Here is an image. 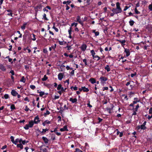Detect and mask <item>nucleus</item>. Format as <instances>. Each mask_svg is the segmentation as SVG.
<instances>
[{
	"label": "nucleus",
	"mask_w": 152,
	"mask_h": 152,
	"mask_svg": "<svg viewBox=\"0 0 152 152\" xmlns=\"http://www.w3.org/2000/svg\"><path fill=\"white\" fill-rule=\"evenodd\" d=\"M39 119V118L38 115L35 117L34 120V123L36 124H37L40 121Z\"/></svg>",
	"instance_id": "1"
},
{
	"label": "nucleus",
	"mask_w": 152,
	"mask_h": 152,
	"mask_svg": "<svg viewBox=\"0 0 152 152\" xmlns=\"http://www.w3.org/2000/svg\"><path fill=\"white\" fill-rule=\"evenodd\" d=\"M120 3L118 2H117L116 3V9H117L118 10V11H119V12H122V10H121V9L120 7Z\"/></svg>",
	"instance_id": "2"
},
{
	"label": "nucleus",
	"mask_w": 152,
	"mask_h": 152,
	"mask_svg": "<svg viewBox=\"0 0 152 152\" xmlns=\"http://www.w3.org/2000/svg\"><path fill=\"white\" fill-rule=\"evenodd\" d=\"M77 21L78 22L80 23L82 26L83 25V23L80 19V17L79 16H77Z\"/></svg>",
	"instance_id": "3"
},
{
	"label": "nucleus",
	"mask_w": 152,
	"mask_h": 152,
	"mask_svg": "<svg viewBox=\"0 0 152 152\" xmlns=\"http://www.w3.org/2000/svg\"><path fill=\"white\" fill-rule=\"evenodd\" d=\"M111 108H107L106 109V111L108 112L109 113H111V110H112L114 106L112 104H111Z\"/></svg>",
	"instance_id": "4"
},
{
	"label": "nucleus",
	"mask_w": 152,
	"mask_h": 152,
	"mask_svg": "<svg viewBox=\"0 0 152 152\" xmlns=\"http://www.w3.org/2000/svg\"><path fill=\"white\" fill-rule=\"evenodd\" d=\"M63 77V74L62 73H60L58 75V78L59 80H61Z\"/></svg>",
	"instance_id": "5"
},
{
	"label": "nucleus",
	"mask_w": 152,
	"mask_h": 152,
	"mask_svg": "<svg viewBox=\"0 0 152 152\" xmlns=\"http://www.w3.org/2000/svg\"><path fill=\"white\" fill-rule=\"evenodd\" d=\"M137 128L138 130L140 129L144 130L146 129V127L142 124L140 126H137Z\"/></svg>",
	"instance_id": "6"
},
{
	"label": "nucleus",
	"mask_w": 152,
	"mask_h": 152,
	"mask_svg": "<svg viewBox=\"0 0 152 152\" xmlns=\"http://www.w3.org/2000/svg\"><path fill=\"white\" fill-rule=\"evenodd\" d=\"M117 40L118 42H119L120 43H121V45L122 46H124L125 45V43L126 42V41L125 40H121L120 39L119 40H118L117 39Z\"/></svg>",
	"instance_id": "7"
},
{
	"label": "nucleus",
	"mask_w": 152,
	"mask_h": 152,
	"mask_svg": "<svg viewBox=\"0 0 152 152\" xmlns=\"http://www.w3.org/2000/svg\"><path fill=\"white\" fill-rule=\"evenodd\" d=\"M42 6L41 5H37V6L35 7V10L36 12H37L38 11V9L40 10L42 9Z\"/></svg>",
	"instance_id": "8"
},
{
	"label": "nucleus",
	"mask_w": 152,
	"mask_h": 152,
	"mask_svg": "<svg viewBox=\"0 0 152 152\" xmlns=\"http://www.w3.org/2000/svg\"><path fill=\"white\" fill-rule=\"evenodd\" d=\"M11 94L13 96H15L18 94V93L14 90H12L11 92Z\"/></svg>",
	"instance_id": "9"
},
{
	"label": "nucleus",
	"mask_w": 152,
	"mask_h": 152,
	"mask_svg": "<svg viewBox=\"0 0 152 152\" xmlns=\"http://www.w3.org/2000/svg\"><path fill=\"white\" fill-rule=\"evenodd\" d=\"M87 45L86 44H83L81 47V49L83 51H85L86 49Z\"/></svg>",
	"instance_id": "10"
},
{
	"label": "nucleus",
	"mask_w": 152,
	"mask_h": 152,
	"mask_svg": "<svg viewBox=\"0 0 152 152\" xmlns=\"http://www.w3.org/2000/svg\"><path fill=\"white\" fill-rule=\"evenodd\" d=\"M100 80L102 82V81H105L107 80V78L105 77L102 76L100 78Z\"/></svg>",
	"instance_id": "11"
},
{
	"label": "nucleus",
	"mask_w": 152,
	"mask_h": 152,
	"mask_svg": "<svg viewBox=\"0 0 152 152\" xmlns=\"http://www.w3.org/2000/svg\"><path fill=\"white\" fill-rule=\"evenodd\" d=\"M34 122L32 120H31L29 122V126L31 128L33 127L34 124Z\"/></svg>",
	"instance_id": "12"
},
{
	"label": "nucleus",
	"mask_w": 152,
	"mask_h": 152,
	"mask_svg": "<svg viewBox=\"0 0 152 152\" xmlns=\"http://www.w3.org/2000/svg\"><path fill=\"white\" fill-rule=\"evenodd\" d=\"M67 127L66 126H64L63 128H61L60 130L61 132H63L65 131H68Z\"/></svg>",
	"instance_id": "13"
},
{
	"label": "nucleus",
	"mask_w": 152,
	"mask_h": 152,
	"mask_svg": "<svg viewBox=\"0 0 152 152\" xmlns=\"http://www.w3.org/2000/svg\"><path fill=\"white\" fill-rule=\"evenodd\" d=\"M69 101H71L72 103H75L77 102V100L76 98H74L73 99L72 98H71L69 99Z\"/></svg>",
	"instance_id": "14"
},
{
	"label": "nucleus",
	"mask_w": 152,
	"mask_h": 152,
	"mask_svg": "<svg viewBox=\"0 0 152 152\" xmlns=\"http://www.w3.org/2000/svg\"><path fill=\"white\" fill-rule=\"evenodd\" d=\"M89 81L92 84H94L96 82V80L93 78H91L89 79Z\"/></svg>",
	"instance_id": "15"
},
{
	"label": "nucleus",
	"mask_w": 152,
	"mask_h": 152,
	"mask_svg": "<svg viewBox=\"0 0 152 152\" xmlns=\"http://www.w3.org/2000/svg\"><path fill=\"white\" fill-rule=\"evenodd\" d=\"M42 139L43 140L45 144H47L48 143V139L46 137H42Z\"/></svg>",
	"instance_id": "16"
},
{
	"label": "nucleus",
	"mask_w": 152,
	"mask_h": 152,
	"mask_svg": "<svg viewBox=\"0 0 152 152\" xmlns=\"http://www.w3.org/2000/svg\"><path fill=\"white\" fill-rule=\"evenodd\" d=\"M125 52L126 53V56L127 57L129 56L130 55V52L129 51V50L127 49H125L124 50Z\"/></svg>",
	"instance_id": "17"
},
{
	"label": "nucleus",
	"mask_w": 152,
	"mask_h": 152,
	"mask_svg": "<svg viewBox=\"0 0 152 152\" xmlns=\"http://www.w3.org/2000/svg\"><path fill=\"white\" fill-rule=\"evenodd\" d=\"M0 69L3 71H5L6 70L5 67L2 64H0Z\"/></svg>",
	"instance_id": "18"
},
{
	"label": "nucleus",
	"mask_w": 152,
	"mask_h": 152,
	"mask_svg": "<svg viewBox=\"0 0 152 152\" xmlns=\"http://www.w3.org/2000/svg\"><path fill=\"white\" fill-rule=\"evenodd\" d=\"M82 88H83V90L84 92H87L89 91L88 88H86L85 86L82 87Z\"/></svg>",
	"instance_id": "19"
},
{
	"label": "nucleus",
	"mask_w": 152,
	"mask_h": 152,
	"mask_svg": "<svg viewBox=\"0 0 152 152\" xmlns=\"http://www.w3.org/2000/svg\"><path fill=\"white\" fill-rule=\"evenodd\" d=\"M93 57L94 59L96 60L97 61H98L100 59V57L97 55L93 56Z\"/></svg>",
	"instance_id": "20"
},
{
	"label": "nucleus",
	"mask_w": 152,
	"mask_h": 152,
	"mask_svg": "<svg viewBox=\"0 0 152 152\" xmlns=\"http://www.w3.org/2000/svg\"><path fill=\"white\" fill-rule=\"evenodd\" d=\"M104 69H105L107 70V72H109L110 71V67L108 65H107L104 68Z\"/></svg>",
	"instance_id": "21"
},
{
	"label": "nucleus",
	"mask_w": 152,
	"mask_h": 152,
	"mask_svg": "<svg viewBox=\"0 0 152 152\" xmlns=\"http://www.w3.org/2000/svg\"><path fill=\"white\" fill-rule=\"evenodd\" d=\"M17 146L18 148H20L21 149H22L23 148V145L20 143L19 144H17Z\"/></svg>",
	"instance_id": "22"
},
{
	"label": "nucleus",
	"mask_w": 152,
	"mask_h": 152,
	"mask_svg": "<svg viewBox=\"0 0 152 152\" xmlns=\"http://www.w3.org/2000/svg\"><path fill=\"white\" fill-rule=\"evenodd\" d=\"M48 77L46 76V75H45L44 76V77L42 79V80L43 81H45L48 79Z\"/></svg>",
	"instance_id": "23"
},
{
	"label": "nucleus",
	"mask_w": 152,
	"mask_h": 152,
	"mask_svg": "<svg viewBox=\"0 0 152 152\" xmlns=\"http://www.w3.org/2000/svg\"><path fill=\"white\" fill-rule=\"evenodd\" d=\"M27 25V23H25L23 24L22 26H21V28L22 29L24 30L25 29L26 26Z\"/></svg>",
	"instance_id": "24"
},
{
	"label": "nucleus",
	"mask_w": 152,
	"mask_h": 152,
	"mask_svg": "<svg viewBox=\"0 0 152 152\" xmlns=\"http://www.w3.org/2000/svg\"><path fill=\"white\" fill-rule=\"evenodd\" d=\"M71 89L73 90V89L74 90H77V87H76V86L74 87L73 86H72L71 87Z\"/></svg>",
	"instance_id": "25"
},
{
	"label": "nucleus",
	"mask_w": 152,
	"mask_h": 152,
	"mask_svg": "<svg viewBox=\"0 0 152 152\" xmlns=\"http://www.w3.org/2000/svg\"><path fill=\"white\" fill-rule=\"evenodd\" d=\"M29 127V125L28 124L26 125L24 127V128L25 129L27 130L28 129Z\"/></svg>",
	"instance_id": "26"
},
{
	"label": "nucleus",
	"mask_w": 152,
	"mask_h": 152,
	"mask_svg": "<svg viewBox=\"0 0 152 152\" xmlns=\"http://www.w3.org/2000/svg\"><path fill=\"white\" fill-rule=\"evenodd\" d=\"M25 80H25V79L24 78V77L23 76L22 77L21 79L20 80V81L21 82H22L24 83H25Z\"/></svg>",
	"instance_id": "27"
},
{
	"label": "nucleus",
	"mask_w": 152,
	"mask_h": 152,
	"mask_svg": "<svg viewBox=\"0 0 152 152\" xmlns=\"http://www.w3.org/2000/svg\"><path fill=\"white\" fill-rule=\"evenodd\" d=\"M134 23V22L132 20H130L129 21V24L131 26H132L133 25Z\"/></svg>",
	"instance_id": "28"
},
{
	"label": "nucleus",
	"mask_w": 152,
	"mask_h": 152,
	"mask_svg": "<svg viewBox=\"0 0 152 152\" xmlns=\"http://www.w3.org/2000/svg\"><path fill=\"white\" fill-rule=\"evenodd\" d=\"M91 53L93 57L94 56V55L95 54V53L94 50H92L91 51Z\"/></svg>",
	"instance_id": "29"
},
{
	"label": "nucleus",
	"mask_w": 152,
	"mask_h": 152,
	"mask_svg": "<svg viewBox=\"0 0 152 152\" xmlns=\"http://www.w3.org/2000/svg\"><path fill=\"white\" fill-rule=\"evenodd\" d=\"M50 114V112L49 111L47 110L46 111V112L44 113V116H46L47 115H49Z\"/></svg>",
	"instance_id": "30"
},
{
	"label": "nucleus",
	"mask_w": 152,
	"mask_h": 152,
	"mask_svg": "<svg viewBox=\"0 0 152 152\" xmlns=\"http://www.w3.org/2000/svg\"><path fill=\"white\" fill-rule=\"evenodd\" d=\"M10 108L12 110H14L15 109V105L13 104H12Z\"/></svg>",
	"instance_id": "31"
},
{
	"label": "nucleus",
	"mask_w": 152,
	"mask_h": 152,
	"mask_svg": "<svg viewBox=\"0 0 152 152\" xmlns=\"http://www.w3.org/2000/svg\"><path fill=\"white\" fill-rule=\"evenodd\" d=\"M49 130L48 129H42V131L41 132L42 133H43L44 132H46V131H48Z\"/></svg>",
	"instance_id": "32"
},
{
	"label": "nucleus",
	"mask_w": 152,
	"mask_h": 152,
	"mask_svg": "<svg viewBox=\"0 0 152 152\" xmlns=\"http://www.w3.org/2000/svg\"><path fill=\"white\" fill-rule=\"evenodd\" d=\"M61 87H62V85L61 84L58 85V87L57 88V90H59L61 89Z\"/></svg>",
	"instance_id": "33"
},
{
	"label": "nucleus",
	"mask_w": 152,
	"mask_h": 152,
	"mask_svg": "<svg viewBox=\"0 0 152 152\" xmlns=\"http://www.w3.org/2000/svg\"><path fill=\"white\" fill-rule=\"evenodd\" d=\"M134 10H135V13L137 14H140V12L138 11L137 10V8H135Z\"/></svg>",
	"instance_id": "34"
},
{
	"label": "nucleus",
	"mask_w": 152,
	"mask_h": 152,
	"mask_svg": "<svg viewBox=\"0 0 152 152\" xmlns=\"http://www.w3.org/2000/svg\"><path fill=\"white\" fill-rule=\"evenodd\" d=\"M18 142H19V139H17L15 141L14 140V142H13V143L16 145Z\"/></svg>",
	"instance_id": "35"
},
{
	"label": "nucleus",
	"mask_w": 152,
	"mask_h": 152,
	"mask_svg": "<svg viewBox=\"0 0 152 152\" xmlns=\"http://www.w3.org/2000/svg\"><path fill=\"white\" fill-rule=\"evenodd\" d=\"M44 94L45 93L44 92H43L42 91H40L39 92V96H42L44 95Z\"/></svg>",
	"instance_id": "36"
},
{
	"label": "nucleus",
	"mask_w": 152,
	"mask_h": 152,
	"mask_svg": "<svg viewBox=\"0 0 152 152\" xmlns=\"http://www.w3.org/2000/svg\"><path fill=\"white\" fill-rule=\"evenodd\" d=\"M119 11H118V10L117 9H116L115 10V12H114V14H118L119 13H121V12H119Z\"/></svg>",
	"instance_id": "37"
},
{
	"label": "nucleus",
	"mask_w": 152,
	"mask_h": 152,
	"mask_svg": "<svg viewBox=\"0 0 152 152\" xmlns=\"http://www.w3.org/2000/svg\"><path fill=\"white\" fill-rule=\"evenodd\" d=\"M30 87L31 89L33 90L35 88V86L33 85H30Z\"/></svg>",
	"instance_id": "38"
},
{
	"label": "nucleus",
	"mask_w": 152,
	"mask_h": 152,
	"mask_svg": "<svg viewBox=\"0 0 152 152\" xmlns=\"http://www.w3.org/2000/svg\"><path fill=\"white\" fill-rule=\"evenodd\" d=\"M43 18L45 20H48V19L46 17V15L45 14H44L43 15Z\"/></svg>",
	"instance_id": "39"
},
{
	"label": "nucleus",
	"mask_w": 152,
	"mask_h": 152,
	"mask_svg": "<svg viewBox=\"0 0 152 152\" xmlns=\"http://www.w3.org/2000/svg\"><path fill=\"white\" fill-rule=\"evenodd\" d=\"M4 97L5 99H7L8 98H9V95L8 94H5L4 95Z\"/></svg>",
	"instance_id": "40"
},
{
	"label": "nucleus",
	"mask_w": 152,
	"mask_h": 152,
	"mask_svg": "<svg viewBox=\"0 0 152 152\" xmlns=\"http://www.w3.org/2000/svg\"><path fill=\"white\" fill-rule=\"evenodd\" d=\"M10 139H11V141L13 143L14 142V137L12 136H11L10 137Z\"/></svg>",
	"instance_id": "41"
},
{
	"label": "nucleus",
	"mask_w": 152,
	"mask_h": 152,
	"mask_svg": "<svg viewBox=\"0 0 152 152\" xmlns=\"http://www.w3.org/2000/svg\"><path fill=\"white\" fill-rule=\"evenodd\" d=\"M83 62L85 63V66L88 65V64L87 63V60L86 59H84L83 60Z\"/></svg>",
	"instance_id": "42"
},
{
	"label": "nucleus",
	"mask_w": 152,
	"mask_h": 152,
	"mask_svg": "<svg viewBox=\"0 0 152 152\" xmlns=\"http://www.w3.org/2000/svg\"><path fill=\"white\" fill-rule=\"evenodd\" d=\"M33 36V38H32V40H33L34 41L35 40L36 38H35V35L34 34H32Z\"/></svg>",
	"instance_id": "43"
},
{
	"label": "nucleus",
	"mask_w": 152,
	"mask_h": 152,
	"mask_svg": "<svg viewBox=\"0 0 152 152\" xmlns=\"http://www.w3.org/2000/svg\"><path fill=\"white\" fill-rule=\"evenodd\" d=\"M149 9L151 10H152V4H151L148 6Z\"/></svg>",
	"instance_id": "44"
},
{
	"label": "nucleus",
	"mask_w": 152,
	"mask_h": 152,
	"mask_svg": "<svg viewBox=\"0 0 152 152\" xmlns=\"http://www.w3.org/2000/svg\"><path fill=\"white\" fill-rule=\"evenodd\" d=\"M77 23H72V24H71V26H74V25L75 26V27H76L77 26Z\"/></svg>",
	"instance_id": "45"
},
{
	"label": "nucleus",
	"mask_w": 152,
	"mask_h": 152,
	"mask_svg": "<svg viewBox=\"0 0 152 152\" xmlns=\"http://www.w3.org/2000/svg\"><path fill=\"white\" fill-rule=\"evenodd\" d=\"M139 107V104H137L136 107V108H135V110L136 111H137V110H138V108Z\"/></svg>",
	"instance_id": "46"
},
{
	"label": "nucleus",
	"mask_w": 152,
	"mask_h": 152,
	"mask_svg": "<svg viewBox=\"0 0 152 152\" xmlns=\"http://www.w3.org/2000/svg\"><path fill=\"white\" fill-rule=\"evenodd\" d=\"M71 31H72V28H71V27H70V29L68 31V32H69V35H71Z\"/></svg>",
	"instance_id": "47"
},
{
	"label": "nucleus",
	"mask_w": 152,
	"mask_h": 152,
	"mask_svg": "<svg viewBox=\"0 0 152 152\" xmlns=\"http://www.w3.org/2000/svg\"><path fill=\"white\" fill-rule=\"evenodd\" d=\"M149 113L152 115V107H151L149 110Z\"/></svg>",
	"instance_id": "48"
},
{
	"label": "nucleus",
	"mask_w": 152,
	"mask_h": 152,
	"mask_svg": "<svg viewBox=\"0 0 152 152\" xmlns=\"http://www.w3.org/2000/svg\"><path fill=\"white\" fill-rule=\"evenodd\" d=\"M80 150L79 149L77 148L75 149V151L74 152H80Z\"/></svg>",
	"instance_id": "49"
},
{
	"label": "nucleus",
	"mask_w": 152,
	"mask_h": 152,
	"mask_svg": "<svg viewBox=\"0 0 152 152\" xmlns=\"http://www.w3.org/2000/svg\"><path fill=\"white\" fill-rule=\"evenodd\" d=\"M136 75V73L135 72L134 73L132 74L131 75V76L132 77H133L134 76H135Z\"/></svg>",
	"instance_id": "50"
},
{
	"label": "nucleus",
	"mask_w": 152,
	"mask_h": 152,
	"mask_svg": "<svg viewBox=\"0 0 152 152\" xmlns=\"http://www.w3.org/2000/svg\"><path fill=\"white\" fill-rule=\"evenodd\" d=\"M10 73H11L12 75H14L15 74L13 70H11L10 72Z\"/></svg>",
	"instance_id": "51"
},
{
	"label": "nucleus",
	"mask_w": 152,
	"mask_h": 152,
	"mask_svg": "<svg viewBox=\"0 0 152 152\" xmlns=\"http://www.w3.org/2000/svg\"><path fill=\"white\" fill-rule=\"evenodd\" d=\"M103 91H104L105 90H107L108 89V87H106L103 88Z\"/></svg>",
	"instance_id": "52"
},
{
	"label": "nucleus",
	"mask_w": 152,
	"mask_h": 152,
	"mask_svg": "<svg viewBox=\"0 0 152 152\" xmlns=\"http://www.w3.org/2000/svg\"><path fill=\"white\" fill-rule=\"evenodd\" d=\"M53 28H54L56 32H58V29L55 27V26H54Z\"/></svg>",
	"instance_id": "53"
},
{
	"label": "nucleus",
	"mask_w": 152,
	"mask_h": 152,
	"mask_svg": "<svg viewBox=\"0 0 152 152\" xmlns=\"http://www.w3.org/2000/svg\"><path fill=\"white\" fill-rule=\"evenodd\" d=\"M58 42L60 45H63L64 44V42L59 41Z\"/></svg>",
	"instance_id": "54"
},
{
	"label": "nucleus",
	"mask_w": 152,
	"mask_h": 152,
	"mask_svg": "<svg viewBox=\"0 0 152 152\" xmlns=\"http://www.w3.org/2000/svg\"><path fill=\"white\" fill-rule=\"evenodd\" d=\"M66 48H67V50H70L71 49V47L70 46H67Z\"/></svg>",
	"instance_id": "55"
},
{
	"label": "nucleus",
	"mask_w": 152,
	"mask_h": 152,
	"mask_svg": "<svg viewBox=\"0 0 152 152\" xmlns=\"http://www.w3.org/2000/svg\"><path fill=\"white\" fill-rule=\"evenodd\" d=\"M70 74L72 76L74 74V70H72Z\"/></svg>",
	"instance_id": "56"
},
{
	"label": "nucleus",
	"mask_w": 152,
	"mask_h": 152,
	"mask_svg": "<svg viewBox=\"0 0 152 152\" xmlns=\"http://www.w3.org/2000/svg\"><path fill=\"white\" fill-rule=\"evenodd\" d=\"M95 34L96 36H98L99 34V33L98 31L95 32Z\"/></svg>",
	"instance_id": "57"
},
{
	"label": "nucleus",
	"mask_w": 152,
	"mask_h": 152,
	"mask_svg": "<svg viewBox=\"0 0 152 152\" xmlns=\"http://www.w3.org/2000/svg\"><path fill=\"white\" fill-rule=\"evenodd\" d=\"M139 101V100H137V101H133V103L134 104H135L137 103V102H138Z\"/></svg>",
	"instance_id": "58"
},
{
	"label": "nucleus",
	"mask_w": 152,
	"mask_h": 152,
	"mask_svg": "<svg viewBox=\"0 0 152 152\" xmlns=\"http://www.w3.org/2000/svg\"><path fill=\"white\" fill-rule=\"evenodd\" d=\"M45 122L46 124H48L50 123V122L48 120L45 121Z\"/></svg>",
	"instance_id": "59"
},
{
	"label": "nucleus",
	"mask_w": 152,
	"mask_h": 152,
	"mask_svg": "<svg viewBox=\"0 0 152 152\" xmlns=\"http://www.w3.org/2000/svg\"><path fill=\"white\" fill-rule=\"evenodd\" d=\"M7 147V146L6 145H4V146H3L2 148H1V149H4L6 148Z\"/></svg>",
	"instance_id": "60"
},
{
	"label": "nucleus",
	"mask_w": 152,
	"mask_h": 152,
	"mask_svg": "<svg viewBox=\"0 0 152 152\" xmlns=\"http://www.w3.org/2000/svg\"><path fill=\"white\" fill-rule=\"evenodd\" d=\"M25 110L26 111H27L29 110V109L27 107V106H26Z\"/></svg>",
	"instance_id": "61"
},
{
	"label": "nucleus",
	"mask_w": 152,
	"mask_h": 152,
	"mask_svg": "<svg viewBox=\"0 0 152 152\" xmlns=\"http://www.w3.org/2000/svg\"><path fill=\"white\" fill-rule=\"evenodd\" d=\"M129 8V7H128L127 6H126L125 7V8L124 9V11H126V10L128 9Z\"/></svg>",
	"instance_id": "62"
},
{
	"label": "nucleus",
	"mask_w": 152,
	"mask_h": 152,
	"mask_svg": "<svg viewBox=\"0 0 152 152\" xmlns=\"http://www.w3.org/2000/svg\"><path fill=\"white\" fill-rule=\"evenodd\" d=\"M12 58H10L9 59L8 61H9V62H11V64H12L13 63V62L12 61Z\"/></svg>",
	"instance_id": "63"
},
{
	"label": "nucleus",
	"mask_w": 152,
	"mask_h": 152,
	"mask_svg": "<svg viewBox=\"0 0 152 152\" xmlns=\"http://www.w3.org/2000/svg\"><path fill=\"white\" fill-rule=\"evenodd\" d=\"M32 103H33V105L34 106H35V100L33 99V101L32 102Z\"/></svg>",
	"instance_id": "64"
}]
</instances>
